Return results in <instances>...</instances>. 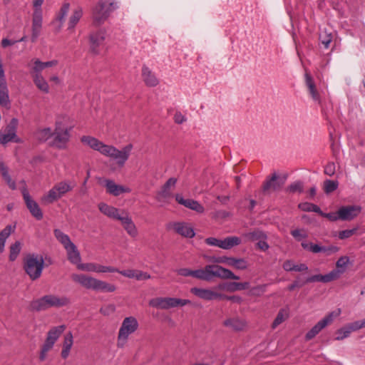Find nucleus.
Returning a JSON list of instances; mask_svg holds the SVG:
<instances>
[{"instance_id":"obj_1","label":"nucleus","mask_w":365,"mask_h":365,"mask_svg":"<svg viewBox=\"0 0 365 365\" xmlns=\"http://www.w3.org/2000/svg\"><path fill=\"white\" fill-rule=\"evenodd\" d=\"M81 140L91 149L115 160V164L119 168L124 166L133 150L132 144H128L121 150H118L113 145H106L98 139L89 135L83 136Z\"/></svg>"},{"instance_id":"obj_2","label":"nucleus","mask_w":365,"mask_h":365,"mask_svg":"<svg viewBox=\"0 0 365 365\" xmlns=\"http://www.w3.org/2000/svg\"><path fill=\"white\" fill-rule=\"evenodd\" d=\"M71 279L81 287L96 292H113L116 289L112 284L84 274H72Z\"/></svg>"},{"instance_id":"obj_3","label":"nucleus","mask_w":365,"mask_h":365,"mask_svg":"<svg viewBox=\"0 0 365 365\" xmlns=\"http://www.w3.org/2000/svg\"><path fill=\"white\" fill-rule=\"evenodd\" d=\"M117 8L118 2L115 0H99L92 9L93 24L96 26L104 24Z\"/></svg>"},{"instance_id":"obj_4","label":"nucleus","mask_w":365,"mask_h":365,"mask_svg":"<svg viewBox=\"0 0 365 365\" xmlns=\"http://www.w3.org/2000/svg\"><path fill=\"white\" fill-rule=\"evenodd\" d=\"M70 299L66 296L46 294L31 303V307L36 311H43L51 307L60 308L70 304Z\"/></svg>"},{"instance_id":"obj_5","label":"nucleus","mask_w":365,"mask_h":365,"mask_svg":"<svg viewBox=\"0 0 365 365\" xmlns=\"http://www.w3.org/2000/svg\"><path fill=\"white\" fill-rule=\"evenodd\" d=\"M43 265L44 261L41 255H29L24 259V270L32 280L41 277Z\"/></svg>"},{"instance_id":"obj_6","label":"nucleus","mask_w":365,"mask_h":365,"mask_svg":"<svg viewBox=\"0 0 365 365\" xmlns=\"http://www.w3.org/2000/svg\"><path fill=\"white\" fill-rule=\"evenodd\" d=\"M139 324L134 317H125L119 329L117 339V346L123 348L127 344L128 337L133 334L138 329Z\"/></svg>"},{"instance_id":"obj_7","label":"nucleus","mask_w":365,"mask_h":365,"mask_svg":"<svg viewBox=\"0 0 365 365\" xmlns=\"http://www.w3.org/2000/svg\"><path fill=\"white\" fill-rule=\"evenodd\" d=\"M73 187L74 185L70 181L59 182L41 197V201L44 204L53 203L72 190Z\"/></svg>"},{"instance_id":"obj_8","label":"nucleus","mask_w":365,"mask_h":365,"mask_svg":"<svg viewBox=\"0 0 365 365\" xmlns=\"http://www.w3.org/2000/svg\"><path fill=\"white\" fill-rule=\"evenodd\" d=\"M341 314V309H335L327 315H326L322 319H321L315 326H314L311 330H309L306 334V339L310 340L313 339L317 334H318L323 329H324L329 324H331L334 320L337 318Z\"/></svg>"},{"instance_id":"obj_9","label":"nucleus","mask_w":365,"mask_h":365,"mask_svg":"<svg viewBox=\"0 0 365 365\" xmlns=\"http://www.w3.org/2000/svg\"><path fill=\"white\" fill-rule=\"evenodd\" d=\"M205 272L208 280L212 277H218L225 279H239L240 277L235 274L231 270L217 264H208L205 266Z\"/></svg>"},{"instance_id":"obj_10","label":"nucleus","mask_w":365,"mask_h":365,"mask_svg":"<svg viewBox=\"0 0 365 365\" xmlns=\"http://www.w3.org/2000/svg\"><path fill=\"white\" fill-rule=\"evenodd\" d=\"M220 291L217 289V287L213 289H204L199 287H192L190 289V293L196 296L197 297L206 300H221L225 297V295L219 292Z\"/></svg>"},{"instance_id":"obj_11","label":"nucleus","mask_w":365,"mask_h":365,"mask_svg":"<svg viewBox=\"0 0 365 365\" xmlns=\"http://www.w3.org/2000/svg\"><path fill=\"white\" fill-rule=\"evenodd\" d=\"M53 135L52 146L59 149L66 148L70 137L68 130L56 125L55 130L53 131Z\"/></svg>"},{"instance_id":"obj_12","label":"nucleus","mask_w":365,"mask_h":365,"mask_svg":"<svg viewBox=\"0 0 365 365\" xmlns=\"http://www.w3.org/2000/svg\"><path fill=\"white\" fill-rule=\"evenodd\" d=\"M216 263L225 264L227 266L232 267L236 269L245 270L249 267L248 262L244 258H236L232 257H220L213 259Z\"/></svg>"},{"instance_id":"obj_13","label":"nucleus","mask_w":365,"mask_h":365,"mask_svg":"<svg viewBox=\"0 0 365 365\" xmlns=\"http://www.w3.org/2000/svg\"><path fill=\"white\" fill-rule=\"evenodd\" d=\"M105 39L106 32L103 30H98L91 33L89 36L91 52L95 55L99 54L101 46H103Z\"/></svg>"},{"instance_id":"obj_14","label":"nucleus","mask_w":365,"mask_h":365,"mask_svg":"<svg viewBox=\"0 0 365 365\" xmlns=\"http://www.w3.org/2000/svg\"><path fill=\"white\" fill-rule=\"evenodd\" d=\"M101 183L106 188V192L108 194L115 197L123 193H129L131 192L129 187L118 185L110 179H103Z\"/></svg>"},{"instance_id":"obj_15","label":"nucleus","mask_w":365,"mask_h":365,"mask_svg":"<svg viewBox=\"0 0 365 365\" xmlns=\"http://www.w3.org/2000/svg\"><path fill=\"white\" fill-rule=\"evenodd\" d=\"M78 269L96 273L114 272L115 271H118V269L115 267L104 266L93 262L78 264Z\"/></svg>"},{"instance_id":"obj_16","label":"nucleus","mask_w":365,"mask_h":365,"mask_svg":"<svg viewBox=\"0 0 365 365\" xmlns=\"http://www.w3.org/2000/svg\"><path fill=\"white\" fill-rule=\"evenodd\" d=\"M286 178H280L277 174L274 173L271 178L267 180L262 186L264 192H270L279 190L284 184Z\"/></svg>"},{"instance_id":"obj_17","label":"nucleus","mask_w":365,"mask_h":365,"mask_svg":"<svg viewBox=\"0 0 365 365\" xmlns=\"http://www.w3.org/2000/svg\"><path fill=\"white\" fill-rule=\"evenodd\" d=\"M23 197L27 208L31 214L37 220H41L43 213L38 205L34 201L26 191L23 192Z\"/></svg>"},{"instance_id":"obj_18","label":"nucleus","mask_w":365,"mask_h":365,"mask_svg":"<svg viewBox=\"0 0 365 365\" xmlns=\"http://www.w3.org/2000/svg\"><path fill=\"white\" fill-rule=\"evenodd\" d=\"M98 207L101 213L110 218L117 220H119V219L125 212L124 210H118L116 207L108 205L104 202L99 203Z\"/></svg>"},{"instance_id":"obj_19","label":"nucleus","mask_w":365,"mask_h":365,"mask_svg":"<svg viewBox=\"0 0 365 365\" xmlns=\"http://www.w3.org/2000/svg\"><path fill=\"white\" fill-rule=\"evenodd\" d=\"M119 221L121 222L124 230L130 237H135L138 235V229L128 212L125 211L124 212L119 219Z\"/></svg>"},{"instance_id":"obj_20","label":"nucleus","mask_w":365,"mask_h":365,"mask_svg":"<svg viewBox=\"0 0 365 365\" xmlns=\"http://www.w3.org/2000/svg\"><path fill=\"white\" fill-rule=\"evenodd\" d=\"M175 197V200L180 205H183L187 208L194 210L198 213H202L205 211L203 206L196 200L192 199H184L180 194H176Z\"/></svg>"},{"instance_id":"obj_21","label":"nucleus","mask_w":365,"mask_h":365,"mask_svg":"<svg viewBox=\"0 0 365 365\" xmlns=\"http://www.w3.org/2000/svg\"><path fill=\"white\" fill-rule=\"evenodd\" d=\"M171 227L175 232L183 237L192 238L195 236V232L192 227L187 223L174 222Z\"/></svg>"},{"instance_id":"obj_22","label":"nucleus","mask_w":365,"mask_h":365,"mask_svg":"<svg viewBox=\"0 0 365 365\" xmlns=\"http://www.w3.org/2000/svg\"><path fill=\"white\" fill-rule=\"evenodd\" d=\"M360 207L357 206H345L339 210V219L342 220H350L358 215Z\"/></svg>"},{"instance_id":"obj_23","label":"nucleus","mask_w":365,"mask_h":365,"mask_svg":"<svg viewBox=\"0 0 365 365\" xmlns=\"http://www.w3.org/2000/svg\"><path fill=\"white\" fill-rule=\"evenodd\" d=\"M250 287V283L247 282H229V283H222L217 286V289L220 291H228V292H235L240 291L244 289H247Z\"/></svg>"},{"instance_id":"obj_24","label":"nucleus","mask_w":365,"mask_h":365,"mask_svg":"<svg viewBox=\"0 0 365 365\" xmlns=\"http://www.w3.org/2000/svg\"><path fill=\"white\" fill-rule=\"evenodd\" d=\"M305 83L307 87L309 94L312 97V100L317 102L318 103H320L321 98L319 93L316 88L312 77L307 71L305 72Z\"/></svg>"},{"instance_id":"obj_25","label":"nucleus","mask_w":365,"mask_h":365,"mask_svg":"<svg viewBox=\"0 0 365 365\" xmlns=\"http://www.w3.org/2000/svg\"><path fill=\"white\" fill-rule=\"evenodd\" d=\"M177 179L170 178L162 187L161 190L158 193V199L160 201H165L171 197L172 194L170 190L171 187H174L176 184Z\"/></svg>"},{"instance_id":"obj_26","label":"nucleus","mask_w":365,"mask_h":365,"mask_svg":"<svg viewBox=\"0 0 365 365\" xmlns=\"http://www.w3.org/2000/svg\"><path fill=\"white\" fill-rule=\"evenodd\" d=\"M142 78L146 86L154 87L158 84V79L155 73L146 66L142 68Z\"/></svg>"},{"instance_id":"obj_27","label":"nucleus","mask_w":365,"mask_h":365,"mask_svg":"<svg viewBox=\"0 0 365 365\" xmlns=\"http://www.w3.org/2000/svg\"><path fill=\"white\" fill-rule=\"evenodd\" d=\"M28 67L31 78L42 76V71L45 69L43 61H40L38 58L32 59L28 63Z\"/></svg>"},{"instance_id":"obj_28","label":"nucleus","mask_w":365,"mask_h":365,"mask_svg":"<svg viewBox=\"0 0 365 365\" xmlns=\"http://www.w3.org/2000/svg\"><path fill=\"white\" fill-rule=\"evenodd\" d=\"M360 329H362L360 321H356L354 322L350 323L341 328V331H344V336H336L335 339L337 341L343 340L344 339L348 337L352 331H357Z\"/></svg>"},{"instance_id":"obj_29","label":"nucleus","mask_w":365,"mask_h":365,"mask_svg":"<svg viewBox=\"0 0 365 365\" xmlns=\"http://www.w3.org/2000/svg\"><path fill=\"white\" fill-rule=\"evenodd\" d=\"M223 324L234 331H241L245 327L246 323L242 319L235 317L225 320Z\"/></svg>"},{"instance_id":"obj_30","label":"nucleus","mask_w":365,"mask_h":365,"mask_svg":"<svg viewBox=\"0 0 365 365\" xmlns=\"http://www.w3.org/2000/svg\"><path fill=\"white\" fill-rule=\"evenodd\" d=\"M66 250L68 259L72 263L76 265L78 268V264L81 263V255L76 247V246L73 244L68 248L65 249Z\"/></svg>"},{"instance_id":"obj_31","label":"nucleus","mask_w":365,"mask_h":365,"mask_svg":"<svg viewBox=\"0 0 365 365\" xmlns=\"http://www.w3.org/2000/svg\"><path fill=\"white\" fill-rule=\"evenodd\" d=\"M66 327L64 325H61L51 328L47 334L46 341L54 344L57 339H58V337L64 331Z\"/></svg>"},{"instance_id":"obj_32","label":"nucleus","mask_w":365,"mask_h":365,"mask_svg":"<svg viewBox=\"0 0 365 365\" xmlns=\"http://www.w3.org/2000/svg\"><path fill=\"white\" fill-rule=\"evenodd\" d=\"M70 8V4L68 3H64L61 6L59 12L58 13L55 23L58 24V30H60L63 24L65 21V17L66 16Z\"/></svg>"},{"instance_id":"obj_33","label":"nucleus","mask_w":365,"mask_h":365,"mask_svg":"<svg viewBox=\"0 0 365 365\" xmlns=\"http://www.w3.org/2000/svg\"><path fill=\"white\" fill-rule=\"evenodd\" d=\"M241 242H242L241 239L238 237H236V236L227 237L225 239H222V249L230 250L232 247L239 245L241 243Z\"/></svg>"},{"instance_id":"obj_34","label":"nucleus","mask_w":365,"mask_h":365,"mask_svg":"<svg viewBox=\"0 0 365 365\" xmlns=\"http://www.w3.org/2000/svg\"><path fill=\"white\" fill-rule=\"evenodd\" d=\"M51 136H53V130L50 128L38 129L34 133L35 138L40 142H45Z\"/></svg>"},{"instance_id":"obj_35","label":"nucleus","mask_w":365,"mask_h":365,"mask_svg":"<svg viewBox=\"0 0 365 365\" xmlns=\"http://www.w3.org/2000/svg\"><path fill=\"white\" fill-rule=\"evenodd\" d=\"M35 86L39 89L41 91L48 93L49 92V85L44 77L42 76H38L36 77H32Z\"/></svg>"},{"instance_id":"obj_36","label":"nucleus","mask_w":365,"mask_h":365,"mask_svg":"<svg viewBox=\"0 0 365 365\" xmlns=\"http://www.w3.org/2000/svg\"><path fill=\"white\" fill-rule=\"evenodd\" d=\"M15 226L7 225L0 232V252L4 250L5 242L9 235L14 231Z\"/></svg>"},{"instance_id":"obj_37","label":"nucleus","mask_w":365,"mask_h":365,"mask_svg":"<svg viewBox=\"0 0 365 365\" xmlns=\"http://www.w3.org/2000/svg\"><path fill=\"white\" fill-rule=\"evenodd\" d=\"M54 235H55L56 238L58 240V242L62 244L64 249H66L68 247L73 245V243L71 241L68 235L64 234L60 230H55Z\"/></svg>"},{"instance_id":"obj_38","label":"nucleus","mask_w":365,"mask_h":365,"mask_svg":"<svg viewBox=\"0 0 365 365\" xmlns=\"http://www.w3.org/2000/svg\"><path fill=\"white\" fill-rule=\"evenodd\" d=\"M82 14L83 11L81 9H77L75 11H73L72 15L69 18L68 24V30H73L74 29L76 25L81 19Z\"/></svg>"},{"instance_id":"obj_39","label":"nucleus","mask_w":365,"mask_h":365,"mask_svg":"<svg viewBox=\"0 0 365 365\" xmlns=\"http://www.w3.org/2000/svg\"><path fill=\"white\" fill-rule=\"evenodd\" d=\"M19 120L18 119L14 118L10 122L8 123L5 128V132L6 133L11 134L13 137L19 138L16 135V131L18 128Z\"/></svg>"},{"instance_id":"obj_40","label":"nucleus","mask_w":365,"mask_h":365,"mask_svg":"<svg viewBox=\"0 0 365 365\" xmlns=\"http://www.w3.org/2000/svg\"><path fill=\"white\" fill-rule=\"evenodd\" d=\"M289 317V312L286 309H281L277 315L274 321L272 323V328L275 329L278 325L282 324Z\"/></svg>"},{"instance_id":"obj_41","label":"nucleus","mask_w":365,"mask_h":365,"mask_svg":"<svg viewBox=\"0 0 365 365\" xmlns=\"http://www.w3.org/2000/svg\"><path fill=\"white\" fill-rule=\"evenodd\" d=\"M344 273V269H333L329 273L324 274V282L327 283L339 279L341 274Z\"/></svg>"},{"instance_id":"obj_42","label":"nucleus","mask_w":365,"mask_h":365,"mask_svg":"<svg viewBox=\"0 0 365 365\" xmlns=\"http://www.w3.org/2000/svg\"><path fill=\"white\" fill-rule=\"evenodd\" d=\"M42 26V10L41 9H34L33 14L32 27L41 28Z\"/></svg>"},{"instance_id":"obj_43","label":"nucleus","mask_w":365,"mask_h":365,"mask_svg":"<svg viewBox=\"0 0 365 365\" xmlns=\"http://www.w3.org/2000/svg\"><path fill=\"white\" fill-rule=\"evenodd\" d=\"M245 237L249 241H257L261 239H265L264 234L260 230H254L246 233Z\"/></svg>"},{"instance_id":"obj_44","label":"nucleus","mask_w":365,"mask_h":365,"mask_svg":"<svg viewBox=\"0 0 365 365\" xmlns=\"http://www.w3.org/2000/svg\"><path fill=\"white\" fill-rule=\"evenodd\" d=\"M302 247L307 250H309L313 253L322 252V247L319 245H315L312 242H302Z\"/></svg>"},{"instance_id":"obj_45","label":"nucleus","mask_w":365,"mask_h":365,"mask_svg":"<svg viewBox=\"0 0 365 365\" xmlns=\"http://www.w3.org/2000/svg\"><path fill=\"white\" fill-rule=\"evenodd\" d=\"M21 250V243L19 242H16L13 244L10 247V255L9 259L11 261H14L16 259L18 255L19 254Z\"/></svg>"},{"instance_id":"obj_46","label":"nucleus","mask_w":365,"mask_h":365,"mask_svg":"<svg viewBox=\"0 0 365 365\" xmlns=\"http://www.w3.org/2000/svg\"><path fill=\"white\" fill-rule=\"evenodd\" d=\"M53 345L54 344H51V342L45 341L44 344L41 347V350L39 355V359L41 361L45 360L47 353L53 348Z\"/></svg>"},{"instance_id":"obj_47","label":"nucleus","mask_w":365,"mask_h":365,"mask_svg":"<svg viewBox=\"0 0 365 365\" xmlns=\"http://www.w3.org/2000/svg\"><path fill=\"white\" fill-rule=\"evenodd\" d=\"M338 187L336 181L327 180L324 182V190L326 193H330L334 191Z\"/></svg>"},{"instance_id":"obj_48","label":"nucleus","mask_w":365,"mask_h":365,"mask_svg":"<svg viewBox=\"0 0 365 365\" xmlns=\"http://www.w3.org/2000/svg\"><path fill=\"white\" fill-rule=\"evenodd\" d=\"M319 39L322 44L324 45V48H328L332 40V35L331 33L327 34L326 31H324L320 34Z\"/></svg>"},{"instance_id":"obj_49","label":"nucleus","mask_w":365,"mask_h":365,"mask_svg":"<svg viewBox=\"0 0 365 365\" xmlns=\"http://www.w3.org/2000/svg\"><path fill=\"white\" fill-rule=\"evenodd\" d=\"M192 277L198 279L208 281V277L205 272V267L203 269L192 270Z\"/></svg>"},{"instance_id":"obj_50","label":"nucleus","mask_w":365,"mask_h":365,"mask_svg":"<svg viewBox=\"0 0 365 365\" xmlns=\"http://www.w3.org/2000/svg\"><path fill=\"white\" fill-rule=\"evenodd\" d=\"M0 105L4 107H8L9 105L8 89L0 90Z\"/></svg>"},{"instance_id":"obj_51","label":"nucleus","mask_w":365,"mask_h":365,"mask_svg":"<svg viewBox=\"0 0 365 365\" xmlns=\"http://www.w3.org/2000/svg\"><path fill=\"white\" fill-rule=\"evenodd\" d=\"M349 262V258L347 256L341 257L336 262V269H344V272H345L346 265Z\"/></svg>"},{"instance_id":"obj_52","label":"nucleus","mask_w":365,"mask_h":365,"mask_svg":"<svg viewBox=\"0 0 365 365\" xmlns=\"http://www.w3.org/2000/svg\"><path fill=\"white\" fill-rule=\"evenodd\" d=\"M287 190L289 192L301 193L303 192V184H302V182H301L299 181L294 182L289 186Z\"/></svg>"},{"instance_id":"obj_53","label":"nucleus","mask_w":365,"mask_h":365,"mask_svg":"<svg viewBox=\"0 0 365 365\" xmlns=\"http://www.w3.org/2000/svg\"><path fill=\"white\" fill-rule=\"evenodd\" d=\"M1 170L2 175L6 182H7L8 185L9 186V187L11 188L12 190H14L16 188L15 182L11 180V177L9 176L7 172V170L3 166L1 167Z\"/></svg>"},{"instance_id":"obj_54","label":"nucleus","mask_w":365,"mask_h":365,"mask_svg":"<svg viewBox=\"0 0 365 365\" xmlns=\"http://www.w3.org/2000/svg\"><path fill=\"white\" fill-rule=\"evenodd\" d=\"M305 284H307L305 280H302L299 276H297L293 283L288 286L287 289L289 291H292L296 288L303 287Z\"/></svg>"},{"instance_id":"obj_55","label":"nucleus","mask_w":365,"mask_h":365,"mask_svg":"<svg viewBox=\"0 0 365 365\" xmlns=\"http://www.w3.org/2000/svg\"><path fill=\"white\" fill-rule=\"evenodd\" d=\"M73 344V334L71 332H68L64 336V340L63 343V348L71 349Z\"/></svg>"},{"instance_id":"obj_56","label":"nucleus","mask_w":365,"mask_h":365,"mask_svg":"<svg viewBox=\"0 0 365 365\" xmlns=\"http://www.w3.org/2000/svg\"><path fill=\"white\" fill-rule=\"evenodd\" d=\"M205 242L209 246H215L222 249V240L215 237H207L205 240Z\"/></svg>"},{"instance_id":"obj_57","label":"nucleus","mask_w":365,"mask_h":365,"mask_svg":"<svg viewBox=\"0 0 365 365\" xmlns=\"http://www.w3.org/2000/svg\"><path fill=\"white\" fill-rule=\"evenodd\" d=\"M356 232V229H350L340 231L339 233V238L341 240H344L351 237L353 236Z\"/></svg>"},{"instance_id":"obj_58","label":"nucleus","mask_w":365,"mask_h":365,"mask_svg":"<svg viewBox=\"0 0 365 365\" xmlns=\"http://www.w3.org/2000/svg\"><path fill=\"white\" fill-rule=\"evenodd\" d=\"M339 250V248L336 246H322V252H324L325 255L329 256L332 254L337 252Z\"/></svg>"},{"instance_id":"obj_59","label":"nucleus","mask_w":365,"mask_h":365,"mask_svg":"<svg viewBox=\"0 0 365 365\" xmlns=\"http://www.w3.org/2000/svg\"><path fill=\"white\" fill-rule=\"evenodd\" d=\"M164 302V297H157L151 299L149 302V304L151 307L158 308V309H163V303Z\"/></svg>"},{"instance_id":"obj_60","label":"nucleus","mask_w":365,"mask_h":365,"mask_svg":"<svg viewBox=\"0 0 365 365\" xmlns=\"http://www.w3.org/2000/svg\"><path fill=\"white\" fill-rule=\"evenodd\" d=\"M291 235L297 240H301L307 236L305 230L302 229H296L292 230L291 232Z\"/></svg>"},{"instance_id":"obj_61","label":"nucleus","mask_w":365,"mask_h":365,"mask_svg":"<svg viewBox=\"0 0 365 365\" xmlns=\"http://www.w3.org/2000/svg\"><path fill=\"white\" fill-rule=\"evenodd\" d=\"M163 309H168L171 307H175V298L164 297Z\"/></svg>"},{"instance_id":"obj_62","label":"nucleus","mask_w":365,"mask_h":365,"mask_svg":"<svg viewBox=\"0 0 365 365\" xmlns=\"http://www.w3.org/2000/svg\"><path fill=\"white\" fill-rule=\"evenodd\" d=\"M265 291H266V285L262 284V285H258L255 287H253L250 290V294L252 295L259 296V295L262 294V293H264Z\"/></svg>"},{"instance_id":"obj_63","label":"nucleus","mask_w":365,"mask_h":365,"mask_svg":"<svg viewBox=\"0 0 365 365\" xmlns=\"http://www.w3.org/2000/svg\"><path fill=\"white\" fill-rule=\"evenodd\" d=\"M134 277L135 279L138 281L146 280L151 278V276L148 272H145L138 269H136L135 274Z\"/></svg>"},{"instance_id":"obj_64","label":"nucleus","mask_w":365,"mask_h":365,"mask_svg":"<svg viewBox=\"0 0 365 365\" xmlns=\"http://www.w3.org/2000/svg\"><path fill=\"white\" fill-rule=\"evenodd\" d=\"M136 269H126V270H119L118 269V271H115L114 272H118L122 274L124 277H126L130 279H135V274Z\"/></svg>"}]
</instances>
